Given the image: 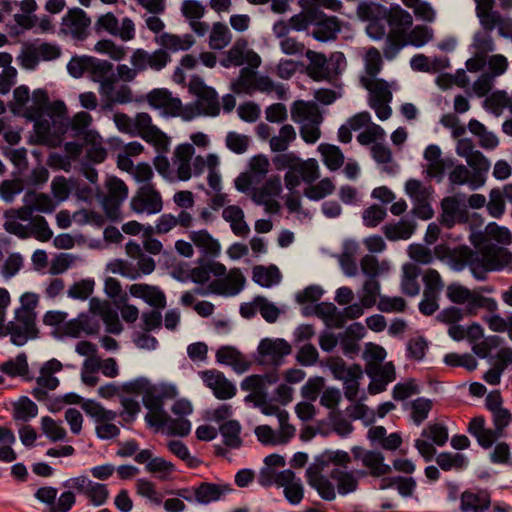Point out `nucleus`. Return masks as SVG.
Wrapping results in <instances>:
<instances>
[{
	"label": "nucleus",
	"mask_w": 512,
	"mask_h": 512,
	"mask_svg": "<svg viewBox=\"0 0 512 512\" xmlns=\"http://www.w3.org/2000/svg\"><path fill=\"white\" fill-rule=\"evenodd\" d=\"M272 162L276 170L287 169L284 182L290 191L298 187L302 181L311 184L320 176L319 165L314 158L302 160L293 152H280L273 157Z\"/></svg>",
	"instance_id": "obj_1"
},
{
	"label": "nucleus",
	"mask_w": 512,
	"mask_h": 512,
	"mask_svg": "<svg viewBox=\"0 0 512 512\" xmlns=\"http://www.w3.org/2000/svg\"><path fill=\"white\" fill-rule=\"evenodd\" d=\"M512 264V253L495 244H484L479 251L471 249L469 269L477 280H485L488 272L500 271Z\"/></svg>",
	"instance_id": "obj_2"
},
{
	"label": "nucleus",
	"mask_w": 512,
	"mask_h": 512,
	"mask_svg": "<svg viewBox=\"0 0 512 512\" xmlns=\"http://www.w3.org/2000/svg\"><path fill=\"white\" fill-rule=\"evenodd\" d=\"M279 375L276 372H268L262 375L254 374L245 377L241 383L240 388L242 391H249L244 398L245 403H253L255 407L261 408L263 414L276 415L283 412L278 406L269 403L268 401V386L277 383Z\"/></svg>",
	"instance_id": "obj_3"
},
{
	"label": "nucleus",
	"mask_w": 512,
	"mask_h": 512,
	"mask_svg": "<svg viewBox=\"0 0 512 512\" xmlns=\"http://www.w3.org/2000/svg\"><path fill=\"white\" fill-rule=\"evenodd\" d=\"M189 91L196 96V102L183 109L182 116L191 120L200 115L217 116L220 112L218 94L205 84L202 78L194 76L189 83Z\"/></svg>",
	"instance_id": "obj_4"
},
{
	"label": "nucleus",
	"mask_w": 512,
	"mask_h": 512,
	"mask_svg": "<svg viewBox=\"0 0 512 512\" xmlns=\"http://www.w3.org/2000/svg\"><path fill=\"white\" fill-rule=\"evenodd\" d=\"M27 117L34 121V133L36 142L50 147L61 144L62 135L65 133L63 121L52 115H45L41 109H31Z\"/></svg>",
	"instance_id": "obj_5"
},
{
	"label": "nucleus",
	"mask_w": 512,
	"mask_h": 512,
	"mask_svg": "<svg viewBox=\"0 0 512 512\" xmlns=\"http://www.w3.org/2000/svg\"><path fill=\"white\" fill-rule=\"evenodd\" d=\"M446 295L452 303L464 304L469 315H476L479 309H485L490 313H494L498 309L497 301L494 298L485 297L459 283L448 285Z\"/></svg>",
	"instance_id": "obj_6"
},
{
	"label": "nucleus",
	"mask_w": 512,
	"mask_h": 512,
	"mask_svg": "<svg viewBox=\"0 0 512 512\" xmlns=\"http://www.w3.org/2000/svg\"><path fill=\"white\" fill-rule=\"evenodd\" d=\"M449 439L448 429L441 422L429 423L416 439L414 447L426 462H430L436 454L435 446H444Z\"/></svg>",
	"instance_id": "obj_7"
},
{
	"label": "nucleus",
	"mask_w": 512,
	"mask_h": 512,
	"mask_svg": "<svg viewBox=\"0 0 512 512\" xmlns=\"http://www.w3.org/2000/svg\"><path fill=\"white\" fill-rule=\"evenodd\" d=\"M62 486L84 495L95 507L105 505L110 495L106 484L92 481L85 475L69 478Z\"/></svg>",
	"instance_id": "obj_8"
},
{
	"label": "nucleus",
	"mask_w": 512,
	"mask_h": 512,
	"mask_svg": "<svg viewBox=\"0 0 512 512\" xmlns=\"http://www.w3.org/2000/svg\"><path fill=\"white\" fill-rule=\"evenodd\" d=\"M57 495L58 489L52 486H42L34 492L35 499L46 506L47 512H69L76 504V495L68 488Z\"/></svg>",
	"instance_id": "obj_9"
},
{
	"label": "nucleus",
	"mask_w": 512,
	"mask_h": 512,
	"mask_svg": "<svg viewBox=\"0 0 512 512\" xmlns=\"http://www.w3.org/2000/svg\"><path fill=\"white\" fill-rule=\"evenodd\" d=\"M134 136H140L160 151H167L170 147L169 137L157 126L153 125L148 113H138L133 118Z\"/></svg>",
	"instance_id": "obj_10"
},
{
	"label": "nucleus",
	"mask_w": 512,
	"mask_h": 512,
	"mask_svg": "<svg viewBox=\"0 0 512 512\" xmlns=\"http://www.w3.org/2000/svg\"><path fill=\"white\" fill-rule=\"evenodd\" d=\"M330 369L336 379L342 380L344 384V395L354 401L358 395L359 379L362 378V369L358 364L347 366L343 359L332 360Z\"/></svg>",
	"instance_id": "obj_11"
},
{
	"label": "nucleus",
	"mask_w": 512,
	"mask_h": 512,
	"mask_svg": "<svg viewBox=\"0 0 512 512\" xmlns=\"http://www.w3.org/2000/svg\"><path fill=\"white\" fill-rule=\"evenodd\" d=\"M259 363L271 365L272 372L277 373V368L284 363V358L291 353L290 344L284 339H262L257 348Z\"/></svg>",
	"instance_id": "obj_12"
},
{
	"label": "nucleus",
	"mask_w": 512,
	"mask_h": 512,
	"mask_svg": "<svg viewBox=\"0 0 512 512\" xmlns=\"http://www.w3.org/2000/svg\"><path fill=\"white\" fill-rule=\"evenodd\" d=\"M4 331V335H10V340L14 345L23 346L36 335L35 317L23 310L19 316L15 315V321L9 322Z\"/></svg>",
	"instance_id": "obj_13"
},
{
	"label": "nucleus",
	"mask_w": 512,
	"mask_h": 512,
	"mask_svg": "<svg viewBox=\"0 0 512 512\" xmlns=\"http://www.w3.org/2000/svg\"><path fill=\"white\" fill-rule=\"evenodd\" d=\"M170 62V54L161 47L153 52H148L145 49L139 48L133 51L130 57L131 66L137 67L141 72H144L147 69L157 72L161 71Z\"/></svg>",
	"instance_id": "obj_14"
},
{
	"label": "nucleus",
	"mask_w": 512,
	"mask_h": 512,
	"mask_svg": "<svg viewBox=\"0 0 512 512\" xmlns=\"http://www.w3.org/2000/svg\"><path fill=\"white\" fill-rule=\"evenodd\" d=\"M162 207L161 195L152 184L142 185L131 200V209L138 214H157Z\"/></svg>",
	"instance_id": "obj_15"
},
{
	"label": "nucleus",
	"mask_w": 512,
	"mask_h": 512,
	"mask_svg": "<svg viewBox=\"0 0 512 512\" xmlns=\"http://www.w3.org/2000/svg\"><path fill=\"white\" fill-rule=\"evenodd\" d=\"M90 24L91 20L86 13L80 8H75L62 18L60 32L83 41L88 37Z\"/></svg>",
	"instance_id": "obj_16"
},
{
	"label": "nucleus",
	"mask_w": 512,
	"mask_h": 512,
	"mask_svg": "<svg viewBox=\"0 0 512 512\" xmlns=\"http://www.w3.org/2000/svg\"><path fill=\"white\" fill-rule=\"evenodd\" d=\"M199 376L217 399L228 400L236 395L235 384L229 381L223 372L216 369L205 370L201 371Z\"/></svg>",
	"instance_id": "obj_17"
},
{
	"label": "nucleus",
	"mask_w": 512,
	"mask_h": 512,
	"mask_svg": "<svg viewBox=\"0 0 512 512\" xmlns=\"http://www.w3.org/2000/svg\"><path fill=\"white\" fill-rule=\"evenodd\" d=\"M246 278L239 268L230 269V271L217 279L211 281L214 295L223 297H234L238 295L245 287Z\"/></svg>",
	"instance_id": "obj_18"
},
{
	"label": "nucleus",
	"mask_w": 512,
	"mask_h": 512,
	"mask_svg": "<svg viewBox=\"0 0 512 512\" xmlns=\"http://www.w3.org/2000/svg\"><path fill=\"white\" fill-rule=\"evenodd\" d=\"M245 63L252 68H258L261 64L260 56L253 50H247L245 41H237L220 60V64L225 68L238 67Z\"/></svg>",
	"instance_id": "obj_19"
},
{
	"label": "nucleus",
	"mask_w": 512,
	"mask_h": 512,
	"mask_svg": "<svg viewBox=\"0 0 512 512\" xmlns=\"http://www.w3.org/2000/svg\"><path fill=\"white\" fill-rule=\"evenodd\" d=\"M355 460L361 461L362 465L369 470L373 477H381L391 472L390 465L384 462L385 457L377 450H367L361 446H354L351 449Z\"/></svg>",
	"instance_id": "obj_20"
},
{
	"label": "nucleus",
	"mask_w": 512,
	"mask_h": 512,
	"mask_svg": "<svg viewBox=\"0 0 512 512\" xmlns=\"http://www.w3.org/2000/svg\"><path fill=\"white\" fill-rule=\"evenodd\" d=\"M312 19L310 34L318 41L327 42L334 40L340 32V24L335 16H327L322 11L315 9Z\"/></svg>",
	"instance_id": "obj_21"
},
{
	"label": "nucleus",
	"mask_w": 512,
	"mask_h": 512,
	"mask_svg": "<svg viewBox=\"0 0 512 512\" xmlns=\"http://www.w3.org/2000/svg\"><path fill=\"white\" fill-rule=\"evenodd\" d=\"M149 105L154 109H161L165 115L177 116L182 109L179 98L173 97L167 89H154L147 95Z\"/></svg>",
	"instance_id": "obj_22"
},
{
	"label": "nucleus",
	"mask_w": 512,
	"mask_h": 512,
	"mask_svg": "<svg viewBox=\"0 0 512 512\" xmlns=\"http://www.w3.org/2000/svg\"><path fill=\"white\" fill-rule=\"evenodd\" d=\"M424 158L428 162V176L439 182L444 178L446 170L453 166L452 160L441 158V150L436 144H430L426 147Z\"/></svg>",
	"instance_id": "obj_23"
},
{
	"label": "nucleus",
	"mask_w": 512,
	"mask_h": 512,
	"mask_svg": "<svg viewBox=\"0 0 512 512\" xmlns=\"http://www.w3.org/2000/svg\"><path fill=\"white\" fill-rule=\"evenodd\" d=\"M323 471L324 469L317 467V464H311L306 469L307 482L322 499L332 501L336 498L335 488L330 480L322 475Z\"/></svg>",
	"instance_id": "obj_24"
},
{
	"label": "nucleus",
	"mask_w": 512,
	"mask_h": 512,
	"mask_svg": "<svg viewBox=\"0 0 512 512\" xmlns=\"http://www.w3.org/2000/svg\"><path fill=\"white\" fill-rule=\"evenodd\" d=\"M357 475L365 476L366 472L363 470L354 472L348 470V468L343 469L342 467H332V469L329 470V476L337 483V491L342 496L353 493L357 490Z\"/></svg>",
	"instance_id": "obj_25"
},
{
	"label": "nucleus",
	"mask_w": 512,
	"mask_h": 512,
	"mask_svg": "<svg viewBox=\"0 0 512 512\" xmlns=\"http://www.w3.org/2000/svg\"><path fill=\"white\" fill-rule=\"evenodd\" d=\"M216 361L232 367L238 374L248 371L251 366V362L246 356L233 346H221L216 352Z\"/></svg>",
	"instance_id": "obj_26"
},
{
	"label": "nucleus",
	"mask_w": 512,
	"mask_h": 512,
	"mask_svg": "<svg viewBox=\"0 0 512 512\" xmlns=\"http://www.w3.org/2000/svg\"><path fill=\"white\" fill-rule=\"evenodd\" d=\"M130 294L133 297L142 299L155 309H163L166 307L165 293L157 286L133 284L130 287Z\"/></svg>",
	"instance_id": "obj_27"
},
{
	"label": "nucleus",
	"mask_w": 512,
	"mask_h": 512,
	"mask_svg": "<svg viewBox=\"0 0 512 512\" xmlns=\"http://www.w3.org/2000/svg\"><path fill=\"white\" fill-rule=\"evenodd\" d=\"M230 484L202 482L194 489L195 500L203 505L220 500L232 491Z\"/></svg>",
	"instance_id": "obj_28"
},
{
	"label": "nucleus",
	"mask_w": 512,
	"mask_h": 512,
	"mask_svg": "<svg viewBox=\"0 0 512 512\" xmlns=\"http://www.w3.org/2000/svg\"><path fill=\"white\" fill-rule=\"evenodd\" d=\"M292 120L296 123L320 125L323 117L318 106L313 102L296 101L291 108Z\"/></svg>",
	"instance_id": "obj_29"
},
{
	"label": "nucleus",
	"mask_w": 512,
	"mask_h": 512,
	"mask_svg": "<svg viewBox=\"0 0 512 512\" xmlns=\"http://www.w3.org/2000/svg\"><path fill=\"white\" fill-rule=\"evenodd\" d=\"M490 504V494L486 490H466L461 494L460 508L464 512H485Z\"/></svg>",
	"instance_id": "obj_30"
},
{
	"label": "nucleus",
	"mask_w": 512,
	"mask_h": 512,
	"mask_svg": "<svg viewBox=\"0 0 512 512\" xmlns=\"http://www.w3.org/2000/svg\"><path fill=\"white\" fill-rule=\"evenodd\" d=\"M155 42L168 53H176L188 51L195 44V39L191 34L176 35L164 32L156 36Z\"/></svg>",
	"instance_id": "obj_31"
},
{
	"label": "nucleus",
	"mask_w": 512,
	"mask_h": 512,
	"mask_svg": "<svg viewBox=\"0 0 512 512\" xmlns=\"http://www.w3.org/2000/svg\"><path fill=\"white\" fill-rule=\"evenodd\" d=\"M226 273L225 265L216 261H201L199 266L190 269V279L196 284L209 282L211 275L220 277Z\"/></svg>",
	"instance_id": "obj_32"
},
{
	"label": "nucleus",
	"mask_w": 512,
	"mask_h": 512,
	"mask_svg": "<svg viewBox=\"0 0 512 512\" xmlns=\"http://www.w3.org/2000/svg\"><path fill=\"white\" fill-rule=\"evenodd\" d=\"M364 88L369 91V103H383L392 100V93L388 83L378 78H361Z\"/></svg>",
	"instance_id": "obj_33"
},
{
	"label": "nucleus",
	"mask_w": 512,
	"mask_h": 512,
	"mask_svg": "<svg viewBox=\"0 0 512 512\" xmlns=\"http://www.w3.org/2000/svg\"><path fill=\"white\" fill-rule=\"evenodd\" d=\"M190 239L205 256L217 257L219 255L220 243L207 230L192 231Z\"/></svg>",
	"instance_id": "obj_34"
},
{
	"label": "nucleus",
	"mask_w": 512,
	"mask_h": 512,
	"mask_svg": "<svg viewBox=\"0 0 512 512\" xmlns=\"http://www.w3.org/2000/svg\"><path fill=\"white\" fill-rule=\"evenodd\" d=\"M421 270L412 263H406L402 266L401 291L403 294L414 297L420 292L418 278Z\"/></svg>",
	"instance_id": "obj_35"
},
{
	"label": "nucleus",
	"mask_w": 512,
	"mask_h": 512,
	"mask_svg": "<svg viewBox=\"0 0 512 512\" xmlns=\"http://www.w3.org/2000/svg\"><path fill=\"white\" fill-rule=\"evenodd\" d=\"M387 22L393 33L403 36V33L412 26L413 18L408 11L396 5L387 13Z\"/></svg>",
	"instance_id": "obj_36"
},
{
	"label": "nucleus",
	"mask_w": 512,
	"mask_h": 512,
	"mask_svg": "<svg viewBox=\"0 0 512 512\" xmlns=\"http://www.w3.org/2000/svg\"><path fill=\"white\" fill-rule=\"evenodd\" d=\"M99 328L98 316L91 313H81L68 324V331L74 336H77L80 332L93 335L98 333Z\"/></svg>",
	"instance_id": "obj_37"
},
{
	"label": "nucleus",
	"mask_w": 512,
	"mask_h": 512,
	"mask_svg": "<svg viewBox=\"0 0 512 512\" xmlns=\"http://www.w3.org/2000/svg\"><path fill=\"white\" fill-rule=\"evenodd\" d=\"M350 461H351V457L346 451L326 450L322 454L315 457L312 464H317V467H319L320 469H324V470L330 464H332L333 467H342L343 469H347Z\"/></svg>",
	"instance_id": "obj_38"
},
{
	"label": "nucleus",
	"mask_w": 512,
	"mask_h": 512,
	"mask_svg": "<svg viewBox=\"0 0 512 512\" xmlns=\"http://www.w3.org/2000/svg\"><path fill=\"white\" fill-rule=\"evenodd\" d=\"M382 230L390 241L407 240L413 235L415 226L411 221L401 219L396 223L384 225Z\"/></svg>",
	"instance_id": "obj_39"
},
{
	"label": "nucleus",
	"mask_w": 512,
	"mask_h": 512,
	"mask_svg": "<svg viewBox=\"0 0 512 512\" xmlns=\"http://www.w3.org/2000/svg\"><path fill=\"white\" fill-rule=\"evenodd\" d=\"M405 191L409 195V197L415 202L418 208L422 210H430V189L424 186L419 180H408L405 185Z\"/></svg>",
	"instance_id": "obj_40"
},
{
	"label": "nucleus",
	"mask_w": 512,
	"mask_h": 512,
	"mask_svg": "<svg viewBox=\"0 0 512 512\" xmlns=\"http://www.w3.org/2000/svg\"><path fill=\"white\" fill-rule=\"evenodd\" d=\"M476 15L481 28L494 29L495 20L500 13L494 10L495 0H475Z\"/></svg>",
	"instance_id": "obj_41"
},
{
	"label": "nucleus",
	"mask_w": 512,
	"mask_h": 512,
	"mask_svg": "<svg viewBox=\"0 0 512 512\" xmlns=\"http://www.w3.org/2000/svg\"><path fill=\"white\" fill-rule=\"evenodd\" d=\"M252 279L258 285L269 288L280 283L281 274L279 269L274 265L269 267L255 266L253 268Z\"/></svg>",
	"instance_id": "obj_42"
},
{
	"label": "nucleus",
	"mask_w": 512,
	"mask_h": 512,
	"mask_svg": "<svg viewBox=\"0 0 512 512\" xmlns=\"http://www.w3.org/2000/svg\"><path fill=\"white\" fill-rule=\"evenodd\" d=\"M256 68L243 67L239 77L232 83V91L236 94H252L255 92Z\"/></svg>",
	"instance_id": "obj_43"
},
{
	"label": "nucleus",
	"mask_w": 512,
	"mask_h": 512,
	"mask_svg": "<svg viewBox=\"0 0 512 512\" xmlns=\"http://www.w3.org/2000/svg\"><path fill=\"white\" fill-rule=\"evenodd\" d=\"M293 476L291 469H286L280 472H276L273 468L263 467L261 468L258 475V483L262 487H271L272 485H283L288 482Z\"/></svg>",
	"instance_id": "obj_44"
},
{
	"label": "nucleus",
	"mask_w": 512,
	"mask_h": 512,
	"mask_svg": "<svg viewBox=\"0 0 512 512\" xmlns=\"http://www.w3.org/2000/svg\"><path fill=\"white\" fill-rule=\"evenodd\" d=\"M0 371L9 377H26L29 372L26 354L20 353L15 358L3 362L0 364Z\"/></svg>",
	"instance_id": "obj_45"
},
{
	"label": "nucleus",
	"mask_w": 512,
	"mask_h": 512,
	"mask_svg": "<svg viewBox=\"0 0 512 512\" xmlns=\"http://www.w3.org/2000/svg\"><path fill=\"white\" fill-rule=\"evenodd\" d=\"M91 122V115L88 112L80 111L76 113L72 119H67V122L64 124L65 132L70 128L73 131L74 136H82L84 141H86L87 133L93 132L92 130H88Z\"/></svg>",
	"instance_id": "obj_46"
},
{
	"label": "nucleus",
	"mask_w": 512,
	"mask_h": 512,
	"mask_svg": "<svg viewBox=\"0 0 512 512\" xmlns=\"http://www.w3.org/2000/svg\"><path fill=\"white\" fill-rule=\"evenodd\" d=\"M436 463L443 471L464 470L469 460L461 453L441 452L436 457Z\"/></svg>",
	"instance_id": "obj_47"
},
{
	"label": "nucleus",
	"mask_w": 512,
	"mask_h": 512,
	"mask_svg": "<svg viewBox=\"0 0 512 512\" xmlns=\"http://www.w3.org/2000/svg\"><path fill=\"white\" fill-rule=\"evenodd\" d=\"M83 411L93 418L96 422L113 421L117 417V413L112 410L105 409L100 403L95 400L87 399L81 403Z\"/></svg>",
	"instance_id": "obj_48"
},
{
	"label": "nucleus",
	"mask_w": 512,
	"mask_h": 512,
	"mask_svg": "<svg viewBox=\"0 0 512 512\" xmlns=\"http://www.w3.org/2000/svg\"><path fill=\"white\" fill-rule=\"evenodd\" d=\"M305 56L309 60L307 66L308 75L316 81L324 80L326 72L324 68L328 58L324 54L312 50H307Z\"/></svg>",
	"instance_id": "obj_49"
},
{
	"label": "nucleus",
	"mask_w": 512,
	"mask_h": 512,
	"mask_svg": "<svg viewBox=\"0 0 512 512\" xmlns=\"http://www.w3.org/2000/svg\"><path fill=\"white\" fill-rule=\"evenodd\" d=\"M296 139V132L292 125H283L277 136L270 138L269 145L273 152H285Z\"/></svg>",
	"instance_id": "obj_50"
},
{
	"label": "nucleus",
	"mask_w": 512,
	"mask_h": 512,
	"mask_svg": "<svg viewBox=\"0 0 512 512\" xmlns=\"http://www.w3.org/2000/svg\"><path fill=\"white\" fill-rule=\"evenodd\" d=\"M231 32L222 22H215L209 35V46L214 50H221L231 42Z\"/></svg>",
	"instance_id": "obj_51"
},
{
	"label": "nucleus",
	"mask_w": 512,
	"mask_h": 512,
	"mask_svg": "<svg viewBox=\"0 0 512 512\" xmlns=\"http://www.w3.org/2000/svg\"><path fill=\"white\" fill-rule=\"evenodd\" d=\"M318 150L323 157V162L331 171L339 169L344 163V155L340 148L335 145L322 143Z\"/></svg>",
	"instance_id": "obj_52"
},
{
	"label": "nucleus",
	"mask_w": 512,
	"mask_h": 512,
	"mask_svg": "<svg viewBox=\"0 0 512 512\" xmlns=\"http://www.w3.org/2000/svg\"><path fill=\"white\" fill-rule=\"evenodd\" d=\"M219 431L223 437V443L230 448H239L242 444L240 439L241 425L236 420H228L220 425Z\"/></svg>",
	"instance_id": "obj_53"
},
{
	"label": "nucleus",
	"mask_w": 512,
	"mask_h": 512,
	"mask_svg": "<svg viewBox=\"0 0 512 512\" xmlns=\"http://www.w3.org/2000/svg\"><path fill=\"white\" fill-rule=\"evenodd\" d=\"M113 74V65L107 60L91 56L87 76L94 82H99Z\"/></svg>",
	"instance_id": "obj_54"
},
{
	"label": "nucleus",
	"mask_w": 512,
	"mask_h": 512,
	"mask_svg": "<svg viewBox=\"0 0 512 512\" xmlns=\"http://www.w3.org/2000/svg\"><path fill=\"white\" fill-rule=\"evenodd\" d=\"M380 296V283L376 279H367L362 289L358 292L360 302L366 308L373 307Z\"/></svg>",
	"instance_id": "obj_55"
},
{
	"label": "nucleus",
	"mask_w": 512,
	"mask_h": 512,
	"mask_svg": "<svg viewBox=\"0 0 512 512\" xmlns=\"http://www.w3.org/2000/svg\"><path fill=\"white\" fill-rule=\"evenodd\" d=\"M38 413L37 405L24 396L19 399L13 409V418L16 421L28 422L32 418L36 417Z\"/></svg>",
	"instance_id": "obj_56"
},
{
	"label": "nucleus",
	"mask_w": 512,
	"mask_h": 512,
	"mask_svg": "<svg viewBox=\"0 0 512 512\" xmlns=\"http://www.w3.org/2000/svg\"><path fill=\"white\" fill-rule=\"evenodd\" d=\"M279 487L284 488V496L291 505H298L302 501L304 497L303 485L301 479L297 478L294 472L292 478L287 483L279 485Z\"/></svg>",
	"instance_id": "obj_57"
},
{
	"label": "nucleus",
	"mask_w": 512,
	"mask_h": 512,
	"mask_svg": "<svg viewBox=\"0 0 512 512\" xmlns=\"http://www.w3.org/2000/svg\"><path fill=\"white\" fill-rule=\"evenodd\" d=\"M136 490L141 497L146 498L150 503L156 506L161 505L163 502L162 493L156 489L155 484L150 480L145 478L138 479L136 483Z\"/></svg>",
	"instance_id": "obj_58"
},
{
	"label": "nucleus",
	"mask_w": 512,
	"mask_h": 512,
	"mask_svg": "<svg viewBox=\"0 0 512 512\" xmlns=\"http://www.w3.org/2000/svg\"><path fill=\"white\" fill-rule=\"evenodd\" d=\"M493 30L494 29L482 28V30L474 34L472 46L476 52L486 55L495 50V43L492 37Z\"/></svg>",
	"instance_id": "obj_59"
},
{
	"label": "nucleus",
	"mask_w": 512,
	"mask_h": 512,
	"mask_svg": "<svg viewBox=\"0 0 512 512\" xmlns=\"http://www.w3.org/2000/svg\"><path fill=\"white\" fill-rule=\"evenodd\" d=\"M471 257V248L467 246H459L452 249L448 254V262L455 271H462L469 267Z\"/></svg>",
	"instance_id": "obj_60"
},
{
	"label": "nucleus",
	"mask_w": 512,
	"mask_h": 512,
	"mask_svg": "<svg viewBox=\"0 0 512 512\" xmlns=\"http://www.w3.org/2000/svg\"><path fill=\"white\" fill-rule=\"evenodd\" d=\"M145 469L147 472L157 475L160 480H166L175 471V465L162 457H153Z\"/></svg>",
	"instance_id": "obj_61"
},
{
	"label": "nucleus",
	"mask_w": 512,
	"mask_h": 512,
	"mask_svg": "<svg viewBox=\"0 0 512 512\" xmlns=\"http://www.w3.org/2000/svg\"><path fill=\"white\" fill-rule=\"evenodd\" d=\"M167 447L172 454L184 461L190 468L199 466L200 460L190 454L188 447L182 441L171 440L168 442Z\"/></svg>",
	"instance_id": "obj_62"
},
{
	"label": "nucleus",
	"mask_w": 512,
	"mask_h": 512,
	"mask_svg": "<svg viewBox=\"0 0 512 512\" xmlns=\"http://www.w3.org/2000/svg\"><path fill=\"white\" fill-rule=\"evenodd\" d=\"M30 237L45 242L52 238L53 232L43 216H36L29 222Z\"/></svg>",
	"instance_id": "obj_63"
},
{
	"label": "nucleus",
	"mask_w": 512,
	"mask_h": 512,
	"mask_svg": "<svg viewBox=\"0 0 512 512\" xmlns=\"http://www.w3.org/2000/svg\"><path fill=\"white\" fill-rule=\"evenodd\" d=\"M95 282L93 279H82L71 285L67 291L69 298L76 300H87L94 291Z\"/></svg>",
	"instance_id": "obj_64"
}]
</instances>
